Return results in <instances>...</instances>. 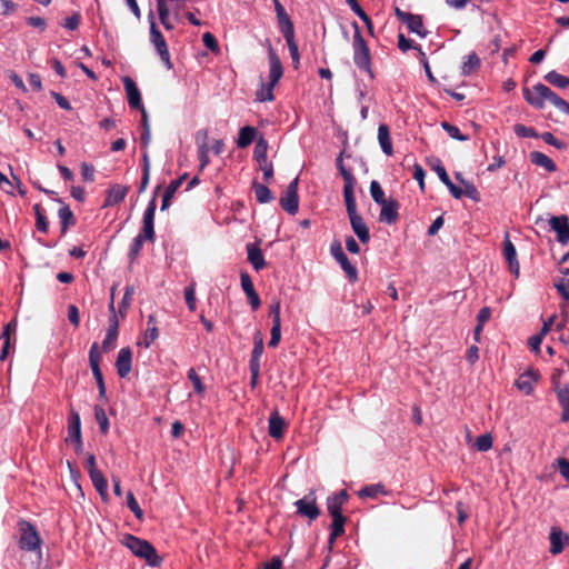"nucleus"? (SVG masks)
<instances>
[{"mask_svg":"<svg viewBox=\"0 0 569 569\" xmlns=\"http://www.w3.org/2000/svg\"><path fill=\"white\" fill-rule=\"evenodd\" d=\"M157 209V200L156 194L150 199L148 206L143 212L142 217V228L141 231L133 238L130 249L128 252V258L131 263H133L139 257L143 242L148 241L153 243L156 240L154 232V214Z\"/></svg>","mask_w":569,"mask_h":569,"instance_id":"1","label":"nucleus"},{"mask_svg":"<svg viewBox=\"0 0 569 569\" xmlns=\"http://www.w3.org/2000/svg\"><path fill=\"white\" fill-rule=\"evenodd\" d=\"M352 27L355 29L352 39L353 62L356 67L366 72L370 79H375V72L371 67L370 49L361 34L359 24L355 21Z\"/></svg>","mask_w":569,"mask_h":569,"instance_id":"2","label":"nucleus"},{"mask_svg":"<svg viewBox=\"0 0 569 569\" xmlns=\"http://www.w3.org/2000/svg\"><path fill=\"white\" fill-rule=\"evenodd\" d=\"M122 543L137 557L144 559L149 566L158 567L162 558L157 553L156 548L147 540L127 533Z\"/></svg>","mask_w":569,"mask_h":569,"instance_id":"3","label":"nucleus"},{"mask_svg":"<svg viewBox=\"0 0 569 569\" xmlns=\"http://www.w3.org/2000/svg\"><path fill=\"white\" fill-rule=\"evenodd\" d=\"M346 209L350 220L352 231L362 243H367L370 240L369 228L363 221L362 217L357 212V204L355 197L346 198Z\"/></svg>","mask_w":569,"mask_h":569,"instance_id":"4","label":"nucleus"},{"mask_svg":"<svg viewBox=\"0 0 569 569\" xmlns=\"http://www.w3.org/2000/svg\"><path fill=\"white\" fill-rule=\"evenodd\" d=\"M20 539L19 547L26 551L40 550L41 539L37 528L30 522L22 520L19 523Z\"/></svg>","mask_w":569,"mask_h":569,"instance_id":"5","label":"nucleus"},{"mask_svg":"<svg viewBox=\"0 0 569 569\" xmlns=\"http://www.w3.org/2000/svg\"><path fill=\"white\" fill-rule=\"evenodd\" d=\"M298 187L299 177H296L290 181V183L287 186V189L280 197V206L289 214H296L299 210Z\"/></svg>","mask_w":569,"mask_h":569,"instance_id":"6","label":"nucleus"},{"mask_svg":"<svg viewBox=\"0 0 569 569\" xmlns=\"http://www.w3.org/2000/svg\"><path fill=\"white\" fill-rule=\"evenodd\" d=\"M330 253L340 264L341 269L346 272L348 279L351 282H356L358 280V270L346 256L342 246L339 241H333L331 243Z\"/></svg>","mask_w":569,"mask_h":569,"instance_id":"7","label":"nucleus"},{"mask_svg":"<svg viewBox=\"0 0 569 569\" xmlns=\"http://www.w3.org/2000/svg\"><path fill=\"white\" fill-rule=\"evenodd\" d=\"M297 513L307 518L309 521L316 520L320 516V509L316 502V496L313 492L306 495L303 498L295 502Z\"/></svg>","mask_w":569,"mask_h":569,"instance_id":"8","label":"nucleus"},{"mask_svg":"<svg viewBox=\"0 0 569 569\" xmlns=\"http://www.w3.org/2000/svg\"><path fill=\"white\" fill-rule=\"evenodd\" d=\"M550 89L543 83H537L531 89L525 88L523 89V98L525 100L531 104L533 108L540 110L545 107V101L547 99V94H545V90Z\"/></svg>","mask_w":569,"mask_h":569,"instance_id":"9","label":"nucleus"},{"mask_svg":"<svg viewBox=\"0 0 569 569\" xmlns=\"http://www.w3.org/2000/svg\"><path fill=\"white\" fill-rule=\"evenodd\" d=\"M122 83L127 93L128 104L131 109H142L143 103L140 90L132 78L129 76L122 77Z\"/></svg>","mask_w":569,"mask_h":569,"instance_id":"10","label":"nucleus"},{"mask_svg":"<svg viewBox=\"0 0 569 569\" xmlns=\"http://www.w3.org/2000/svg\"><path fill=\"white\" fill-rule=\"evenodd\" d=\"M549 224L557 233V241L567 244L569 242V218L567 216H552L549 219Z\"/></svg>","mask_w":569,"mask_h":569,"instance_id":"11","label":"nucleus"},{"mask_svg":"<svg viewBox=\"0 0 569 569\" xmlns=\"http://www.w3.org/2000/svg\"><path fill=\"white\" fill-rule=\"evenodd\" d=\"M349 495L346 490H340L337 493L330 495L327 498V509L331 518L345 517L342 515V507L348 501Z\"/></svg>","mask_w":569,"mask_h":569,"instance_id":"12","label":"nucleus"},{"mask_svg":"<svg viewBox=\"0 0 569 569\" xmlns=\"http://www.w3.org/2000/svg\"><path fill=\"white\" fill-rule=\"evenodd\" d=\"M269 81L270 87H276L283 74V68L277 52L270 47L268 50Z\"/></svg>","mask_w":569,"mask_h":569,"instance_id":"13","label":"nucleus"},{"mask_svg":"<svg viewBox=\"0 0 569 569\" xmlns=\"http://www.w3.org/2000/svg\"><path fill=\"white\" fill-rule=\"evenodd\" d=\"M342 154H343V152H341L339 154V157L336 160V163H337V168L345 181L343 198L346 199V198L355 197L353 187L356 183V179H355L353 174L351 173V171L346 169V167L343 164Z\"/></svg>","mask_w":569,"mask_h":569,"instance_id":"14","label":"nucleus"},{"mask_svg":"<svg viewBox=\"0 0 569 569\" xmlns=\"http://www.w3.org/2000/svg\"><path fill=\"white\" fill-rule=\"evenodd\" d=\"M380 206H381V210H380V214H379V220L387 224L395 223L399 217V213H398V210L400 207L399 202L396 199L390 198Z\"/></svg>","mask_w":569,"mask_h":569,"instance_id":"15","label":"nucleus"},{"mask_svg":"<svg viewBox=\"0 0 569 569\" xmlns=\"http://www.w3.org/2000/svg\"><path fill=\"white\" fill-rule=\"evenodd\" d=\"M132 352L129 347L121 348L116 360V369L120 378H127L131 371Z\"/></svg>","mask_w":569,"mask_h":569,"instance_id":"16","label":"nucleus"},{"mask_svg":"<svg viewBox=\"0 0 569 569\" xmlns=\"http://www.w3.org/2000/svg\"><path fill=\"white\" fill-rule=\"evenodd\" d=\"M503 256L508 262L510 272L515 274V277H519L520 266L517 259V251L513 243L510 241L508 233L503 240Z\"/></svg>","mask_w":569,"mask_h":569,"instance_id":"17","label":"nucleus"},{"mask_svg":"<svg viewBox=\"0 0 569 569\" xmlns=\"http://www.w3.org/2000/svg\"><path fill=\"white\" fill-rule=\"evenodd\" d=\"M100 360L99 345L94 342L89 350V363L97 385L104 383L103 375L100 369Z\"/></svg>","mask_w":569,"mask_h":569,"instance_id":"18","label":"nucleus"},{"mask_svg":"<svg viewBox=\"0 0 569 569\" xmlns=\"http://www.w3.org/2000/svg\"><path fill=\"white\" fill-rule=\"evenodd\" d=\"M550 552L559 555L563 551L565 545L569 542V536L561 529L552 527L550 531Z\"/></svg>","mask_w":569,"mask_h":569,"instance_id":"19","label":"nucleus"},{"mask_svg":"<svg viewBox=\"0 0 569 569\" xmlns=\"http://www.w3.org/2000/svg\"><path fill=\"white\" fill-rule=\"evenodd\" d=\"M80 438H82L80 415L74 409H71L68 419V438L66 441L80 443Z\"/></svg>","mask_w":569,"mask_h":569,"instance_id":"20","label":"nucleus"},{"mask_svg":"<svg viewBox=\"0 0 569 569\" xmlns=\"http://www.w3.org/2000/svg\"><path fill=\"white\" fill-rule=\"evenodd\" d=\"M118 329L119 322L117 319V315H113L109 319V327L106 337L101 343L102 352H109L111 349H113L116 340L118 338Z\"/></svg>","mask_w":569,"mask_h":569,"instance_id":"21","label":"nucleus"},{"mask_svg":"<svg viewBox=\"0 0 569 569\" xmlns=\"http://www.w3.org/2000/svg\"><path fill=\"white\" fill-rule=\"evenodd\" d=\"M555 391L561 408L560 421L569 422V383L558 386Z\"/></svg>","mask_w":569,"mask_h":569,"instance_id":"22","label":"nucleus"},{"mask_svg":"<svg viewBox=\"0 0 569 569\" xmlns=\"http://www.w3.org/2000/svg\"><path fill=\"white\" fill-rule=\"evenodd\" d=\"M188 173L181 174L178 179L172 180L168 187L166 188L162 201H161V211L167 210L171 204V199L177 194L178 189L181 187L182 182L187 179Z\"/></svg>","mask_w":569,"mask_h":569,"instance_id":"23","label":"nucleus"},{"mask_svg":"<svg viewBox=\"0 0 569 569\" xmlns=\"http://www.w3.org/2000/svg\"><path fill=\"white\" fill-rule=\"evenodd\" d=\"M272 2L274 6V11L278 20L279 31L283 33L295 30L293 23L289 14L286 12V9L281 4V2L279 0H272Z\"/></svg>","mask_w":569,"mask_h":569,"instance_id":"24","label":"nucleus"},{"mask_svg":"<svg viewBox=\"0 0 569 569\" xmlns=\"http://www.w3.org/2000/svg\"><path fill=\"white\" fill-rule=\"evenodd\" d=\"M248 261L251 263L256 271H260L266 267V261L261 249L257 243H247L246 246Z\"/></svg>","mask_w":569,"mask_h":569,"instance_id":"25","label":"nucleus"},{"mask_svg":"<svg viewBox=\"0 0 569 569\" xmlns=\"http://www.w3.org/2000/svg\"><path fill=\"white\" fill-rule=\"evenodd\" d=\"M538 379V373L531 369L525 371L520 377L516 380V387L525 392L526 395H530L533 391V383Z\"/></svg>","mask_w":569,"mask_h":569,"instance_id":"26","label":"nucleus"},{"mask_svg":"<svg viewBox=\"0 0 569 569\" xmlns=\"http://www.w3.org/2000/svg\"><path fill=\"white\" fill-rule=\"evenodd\" d=\"M287 423L284 419L274 411L269 417V435L274 439H280L283 436V431Z\"/></svg>","mask_w":569,"mask_h":569,"instance_id":"27","label":"nucleus"},{"mask_svg":"<svg viewBox=\"0 0 569 569\" xmlns=\"http://www.w3.org/2000/svg\"><path fill=\"white\" fill-rule=\"evenodd\" d=\"M378 141L382 152L386 156H392L393 147L391 142L390 130L389 127L385 123H381L378 127Z\"/></svg>","mask_w":569,"mask_h":569,"instance_id":"28","label":"nucleus"},{"mask_svg":"<svg viewBox=\"0 0 569 569\" xmlns=\"http://www.w3.org/2000/svg\"><path fill=\"white\" fill-rule=\"evenodd\" d=\"M387 495H389V491L380 482L365 486L358 491V497L361 499H367V498L376 499L379 496H387Z\"/></svg>","mask_w":569,"mask_h":569,"instance_id":"29","label":"nucleus"},{"mask_svg":"<svg viewBox=\"0 0 569 569\" xmlns=\"http://www.w3.org/2000/svg\"><path fill=\"white\" fill-rule=\"evenodd\" d=\"M58 217L61 224V236L63 237L70 227L76 224V218L68 204H63L58 210Z\"/></svg>","mask_w":569,"mask_h":569,"instance_id":"30","label":"nucleus"},{"mask_svg":"<svg viewBox=\"0 0 569 569\" xmlns=\"http://www.w3.org/2000/svg\"><path fill=\"white\" fill-rule=\"evenodd\" d=\"M89 477H90V480H91L94 489L100 495L101 499L103 501H107V499H108V481H107L104 475L99 470V471H93V472L89 473Z\"/></svg>","mask_w":569,"mask_h":569,"instance_id":"31","label":"nucleus"},{"mask_svg":"<svg viewBox=\"0 0 569 569\" xmlns=\"http://www.w3.org/2000/svg\"><path fill=\"white\" fill-rule=\"evenodd\" d=\"M529 157L533 164L543 168L548 172H555L557 170L553 160L540 151H532Z\"/></svg>","mask_w":569,"mask_h":569,"instance_id":"32","label":"nucleus"},{"mask_svg":"<svg viewBox=\"0 0 569 569\" xmlns=\"http://www.w3.org/2000/svg\"><path fill=\"white\" fill-rule=\"evenodd\" d=\"M405 24L410 32L418 34L420 38H426L428 34V31L423 28L422 17L419 14L410 13Z\"/></svg>","mask_w":569,"mask_h":569,"instance_id":"33","label":"nucleus"},{"mask_svg":"<svg viewBox=\"0 0 569 569\" xmlns=\"http://www.w3.org/2000/svg\"><path fill=\"white\" fill-rule=\"evenodd\" d=\"M128 190L129 189L126 186L113 184L109 189L104 206H113V204L120 203L121 201L124 200V198L128 193Z\"/></svg>","mask_w":569,"mask_h":569,"instance_id":"34","label":"nucleus"},{"mask_svg":"<svg viewBox=\"0 0 569 569\" xmlns=\"http://www.w3.org/2000/svg\"><path fill=\"white\" fill-rule=\"evenodd\" d=\"M264 350L263 337L260 331H257L253 337V349L249 360V366H260V359Z\"/></svg>","mask_w":569,"mask_h":569,"instance_id":"35","label":"nucleus"},{"mask_svg":"<svg viewBox=\"0 0 569 569\" xmlns=\"http://www.w3.org/2000/svg\"><path fill=\"white\" fill-rule=\"evenodd\" d=\"M481 66L480 58L476 52H470L468 56L465 57V60L461 64V74L462 76H470L475 73Z\"/></svg>","mask_w":569,"mask_h":569,"instance_id":"36","label":"nucleus"},{"mask_svg":"<svg viewBox=\"0 0 569 569\" xmlns=\"http://www.w3.org/2000/svg\"><path fill=\"white\" fill-rule=\"evenodd\" d=\"M257 130L253 127L246 126L239 130L237 146L241 149L247 148L256 138Z\"/></svg>","mask_w":569,"mask_h":569,"instance_id":"37","label":"nucleus"},{"mask_svg":"<svg viewBox=\"0 0 569 569\" xmlns=\"http://www.w3.org/2000/svg\"><path fill=\"white\" fill-rule=\"evenodd\" d=\"M252 189L254 191L256 199L259 203H268L274 199L271 190L258 181L252 182Z\"/></svg>","mask_w":569,"mask_h":569,"instance_id":"38","label":"nucleus"},{"mask_svg":"<svg viewBox=\"0 0 569 569\" xmlns=\"http://www.w3.org/2000/svg\"><path fill=\"white\" fill-rule=\"evenodd\" d=\"M346 517L332 518L330 526L329 545H333L336 539L345 533Z\"/></svg>","mask_w":569,"mask_h":569,"instance_id":"39","label":"nucleus"},{"mask_svg":"<svg viewBox=\"0 0 569 569\" xmlns=\"http://www.w3.org/2000/svg\"><path fill=\"white\" fill-rule=\"evenodd\" d=\"M148 20L150 23V42L153 46H156V44H159V43L166 41L161 31L157 27L154 13L152 10H150V12L148 13Z\"/></svg>","mask_w":569,"mask_h":569,"instance_id":"40","label":"nucleus"},{"mask_svg":"<svg viewBox=\"0 0 569 569\" xmlns=\"http://www.w3.org/2000/svg\"><path fill=\"white\" fill-rule=\"evenodd\" d=\"M545 80L557 88L565 89L569 87V77H565L558 73L556 70L549 71L545 76Z\"/></svg>","mask_w":569,"mask_h":569,"instance_id":"41","label":"nucleus"},{"mask_svg":"<svg viewBox=\"0 0 569 569\" xmlns=\"http://www.w3.org/2000/svg\"><path fill=\"white\" fill-rule=\"evenodd\" d=\"M267 152H268V142L264 138H260L257 141L254 150H253V158L256 159V161L259 164L268 162Z\"/></svg>","mask_w":569,"mask_h":569,"instance_id":"42","label":"nucleus"},{"mask_svg":"<svg viewBox=\"0 0 569 569\" xmlns=\"http://www.w3.org/2000/svg\"><path fill=\"white\" fill-rule=\"evenodd\" d=\"M545 94H548L546 96L548 101H550L557 109L566 114H569V102L560 98L551 89H547V91L545 90Z\"/></svg>","mask_w":569,"mask_h":569,"instance_id":"43","label":"nucleus"},{"mask_svg":"<svg viewBox=\"0 0 569 569\" xmlns=\"http://www.w3.org/2000/svg\"><path fill=\"white\" fill-rule=\"evenodd\" d=\"M456 179L459 180L463 184V187H465V189H462L463 190V196L468 197L469 199H471L473 201H479L480 200L479 191L475 187L473 183H471L469 181H466L462 178V174L460 172L456 173Z\"/></svg>","mask_w":569,"mask_h":569,"instance_id":"44","label":"nucleus"},{"mask_svg":"<svg viewBox=\"0 0 569 569\" xmlns=\"http://www.w3.org/2000/svg\"><path fill=\"white\" fill-rule=\"evenodd\" d=\"M36 214V227L39 231L47 233L49 230V222L46 214L42 212V208L39 203L33 206Z\"/></svg>","mask_w":569,"mask_h":569,"instance_id":"45","label":"nucleus"},{"mask_svg":"<svg viewBox=\"0 0 569 569\" xmlns=\"http://www.w3.org/2000/svg\"><path fill=\"white\" fill-rule=\"evenodd\" d=\"M282 36L287 42V46L289 48L290 56H291L292 60L298 62L300 56H299L298 44L295 40V30L283 32Z\"/></svg>","mask_w":569,"mask_h":569,"instance_id":"46","label":"nucleus"},{"mask_svg":"<svg viewBox=\"0 0 569 569\" xmlns=\"http://www.w3.org/2000/svg\"><path fill=\"white\" fill-rule=\"evenodd\" d=\"M157 53L159 54L160 57V60L163 62V64L166 66V68L168 70L172 69V63H171V58H170V52H169V48H168V44L166 41L159 43V44H156L153 46Z\"/></svg>","mask_w":569,"mask_h":569,"instance_id":"47","label":"nucleus"},{"mask_svg":"<svg viewBox=\"0 0 569 569\" xmlns=\"http://www.w3.org/2000/svg\"><path fill=\"white\" fill-rule=\"evenodd\" d=\"M370 194L377 204H382L385 201L388 200L385 197L383 189L381 188L380 183L377 180H372L370 182Z\"/></svg>","mask_w":569,"mask_h":569,"instance_id":"48","label":"nucleus"},{"mask_svg":"<svg viewBox=\"0 0 569 569\" xmlns=\"http://www.w3.org/2000/svg\"><path fill=\"white\" fill-rule=\"evenodd\" d=\"M133 293H134L133 286L126 287L124 295L119 303V313L121 317H123L127 313V310L130 307Z\"/></svg>","mask_w":569,"mask_h":569,"instance_id":"49","label":"nucleus"},{"mask_svg":"<svg viewBox=\"0 0 569 569\" xmlns=\"http://www.w3.org/2000/svg\"><path fill=\"white\" fill-rule=\"evenodd\" d=\"M513 132L520 138H539V133L532 127H527L521 123L513 126Z\"/></svg>","mask_w":569,"mask_h":569,"instance_id":"50","label":"nucleus"},{"mask_svg":"<svg viewBox=\"0 0 569 569\" xmlns=\"http://www.w3.org/2000/svg\"><path fill=\"white\" fill-rule=\"evenodd\" d=\"M442 129L449 134L450 138L458 141L468 140V136L461 133L460 129L449 122L443 121L441 123Z\"/></svg>","mask_w":569,"mask_h":569,"instance_id":"51","label":"nucleus"},{"mask_svg":"<svg viewBox=\"0 0 569 569\" xmlns=\"http://www.w3.org/2000/svg\"><path fill=\"white\" fill-rule=\"evenodd\" d=\"M94 417L99 425V428L102 433H107L109 430V420L108 417L103 410V408L96 406L94 407Z\"/></svg>","mask_w":569,"mask_h":569,"instance_id":"52","label":"nucleus"},{"mask_svg":"<svg viewBox=\"0 0 569 569\" xmlns=\"http://www.w3.org/2000/svg\"><path fill=\"white\" fill-rule=\"evenodd\" d=\"M127 506L133 512L138 520L143 519V510L140 508L134 495L131 491L127 492Z\"/></svg>","mask_w":569,"mask_h":569,"instance_id":"53","label":"nucleus"},{"mask_svg":"<svg viewBox=\"0 0 569 569\" xmlns=\"http://www.w3.org/2000/svg\"><path fill=\"white\" fill-rule=\"evenodd\" d=\"M492 437L490 433H483L479 436L475 442V447L478 451L486 452L492 448Z\"/></svg>","mask_w":569,"mask_h":569,"instance_id":"54","label":"nucleus"},{"mask_svg":"<svg viewBox=\"0 0 569 569\" xmlns=\"http://www.w3.org/2000/svg\"><path fill=\"white\" fill-rule=\"evenodd\" d=\"M188 379L191 381L194 391L198 395H202L206 390L204 385L201 381V378L198 376L193 368H190L187 373Z\"/></svg>","mask_w":569,"mask_h":569,"instance_id":"55","label":"nucleus"},{"mask_svg":"<svg viewBox=\"0 0 569 569\" xmlns=\"http://www.w3.org/2000/svg\"><path fill=\"white\" fill-rule=\"evenodd\" d=\"M273 89H274V87H270L269 83H267V84L262 83L261 89L259 91H257V93H256L257 101H260V102L272 101L274 99Z\"/></svg>","mask_w":569,"mask_h":569,"instance_id":"56","label":"nucleus"},{"mask_svg":"<svg viewBox=\"0 0 569 569\" xmlns=\"http://www.w3.org/2000/svg\"><path fill=\"white\" fill-rule=\"evenodd\" d=\"M539 138L558 150H565L567 148L566 142L557 139L551 132L539 133Z\"/></svg>","mask_w":569,"mask_h":569,"instance_id":"57","label":"nucleus"},{"mask_svg":"<svg viewBox=\"0 0 569 569\" xmlns=\"http://www.w3.org/2000/svg\"><path fill=\"white\" fill-rule=\"evenodd\" d=\"M398 48L402 52H407L409 49H416L419 51L420 54H421V52H423L419 44L415 46L413 41L406 38V36L403 33L398 34Z\"/></svg>","mask_w":569,"mask_h":569,"instance_id":"58","label":"nucleus"},{"mask_svg":"<svg viewBox=\"0 0 569 569\" xmlns=\"http://www.w3.org/2000/svg\"><path fill=\"white\" fill-rule=\"evenodd\" d=\"M430 164H431L432 170L438 174L440 181L442 183H447V181H449L450 177L448 176L447 170L443 167L441 160L436 158L432 160V162H430Z\"/></svg>","mask_w":569,"mask_h":569,"instance_id":"59","label":"nucleus"},{"mask_svg":"<svg viewBox=\"0 0 569 569\" xmlns=\"http://www.w3.org/2000/svg\"><path fill=\"white\" fill-rule=\"evenodd\" d=\"M280 308L279 300L272 301L269 306V317L272 319V325H281Z\"/></svg>","mask_w":569,"mask_h":569,"instance_id":"60","label":"nucleus"},{"mask_svg":"<svg viewBox=\"0 0 569 569\" xmlns=\"http://www.w3.org/2000/svg\"><path fill=\"white\" fill-rule=\"evenodd\" d=\"M184 299L190 311L196 310V293H194V284H190L184 288Z\"/></svg>","mask_w":569,"mask_h":569,"instance_id":"61","label":"nucleus"},{"mask_svg":"<svg viewBox=\"0 0 569 569\" xmlns=\"http://www.w3.org/2000/svg\"><path fill=\"white\" fill-rule=\"evenodd\" d=\"M81 21V16L79 12H74L72 16L66 18L62 22V26L68 30H77Z\"/></svg>","mask_w":569,"mask_h":569,"instance_id":"62","label":"nucleus"},{"mask_svg":"<svg viewBox=\"0 0 569 569\" xmlns=\"http://www.w3.org/2000/svg\"><path fill=\"white\" fill-rule=\"evenodd\" d=\"M159 337V331L156 326L148 327L144 337H143V346L149 348L151 343Z\"/></svg>","mask_w":569,"mask_h":569,"instance_id":"63","label":"nucleus"},{"mask_svg":"<svg viewBox=\"0 0 569 569\" xmlns=\"http://www.w3.org/2000/svg\"><path fill=\"white\" fill-rule=\"evenodd\" d=\"M560 475L569 481V460L566 458H558L556 460Z\"/></svg>","mask_w":569,"mask_h":569,"instance_id":"64","label":"nucleus"}]
</instances>
